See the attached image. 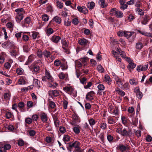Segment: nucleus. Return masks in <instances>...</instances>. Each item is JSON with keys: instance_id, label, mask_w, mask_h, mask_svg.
I'll return each instance as SVG.
<instances>
[{"instance_id": "1", "label": "nucleus", "mask_w": 152, "mask_h": 152, "mask_svg": "<svg viewBox=\"0 0 152 152\" xmlns=\"http://www.w3.org/2000/svg\"><path fill=\"white\" fill-rule=\"evenodd\" d=\"M124 37L129 39L130 41L132 42L134 41L135 37V33L133 31H126Z\"/></svg>"}, {"instance_id": "2", "label": "nucleus", "mask_w": 152, "mask_h": 152, "mask_svg": "<svg viewBox=\"0 0 152 152\" xmlns=\"http://www.w3.org/2000/svg\"><path fill=\"white\" fill-rule=\"evenodd\" d=\"M118 132L121 135L124 136H129L131 131L129 130H127L125 128L124 129H119L118 130Z\"/></svg>"}, {"instance_id": "3", "label": "nucleus", "mask_w": 152, "mask_h": 152, "mask_svg": "<svg viewBox=\"0 0 152 152\" xmlns=\"http://www.w3.org/2000/svg\"><path fill=\"white\" fill-rule=\"evenodd\" d=\"M125 59V60L129 63V69L130 71L135 67L136 65L133 62V61L130 58H123Z\"/></svg>"}, {"instance_id": "4", "label": "nucleus", "mask_w": 152, "mask_h": 152, "mask_svg": "<svg viewBox=\"0 0 152 152\" xmlns=\"http://www.w3.org/2000/svg\"><path fill=\"white\" fill-rule=\"evenodd\" d=\"M94 92L93 91H91L88 93L86 96V99L88 101H91L94 99Z\"/></svg>"}, {"instance_id": "5", "label": "nucleus", "mask_w": 152, "mask_h": 152, "mask_svg": "<svg viewBox=\"0 0 152 152\" xmlns=\"http://www.w3.org/2000/svg\"><path fill=\"white\" fill-rule=\"evenodd\" d=\"M77 9L79 12L83 13L84 14H86L88 13V10L87 8L84 6H78Z\"/></svg>"}, {"instance_id": "6", "label": "nucleus", "mask_w": 152, "mask_h": 152, "mask_svg": "<svg viewBox=\"0 0 152 152\" xmlns=\"http://www.w3.org/2000/svg\"><path fill=\"white\" fill-rule=\"evenodd\" d=\"M61 43L62 44V48L65 50V52L67 54H69L70 52L66 48L68 47V44L67 42L65 40H62Z\"/></svg>"}, {"instance_id": "7", "label": "nucleus", "mask_w": 152, "mask_h": 152, "mask_svg": "<svg viewBox=\"0 0 152 152\" xmlns=\"http://www.w3.org/2000/svg\"><path fill=\"white\" fill-rule=\"evenodd\" d=\"M148 66V64L145 65L144 66L140 65L137 67V70L138 72L146 70L147 69Z\"/></svg>"}, {"instance_id": "8", "label": "nucleus", "mask_w": 152, "mask_h": 152, "mask_svg": "<svg viewBox=\"0 0 152 152\" xmlns=\"http://www.w3.org/2000/svg\"><path fill=\"white\" fill-rule=\"evenodd\" d=\"M15 11L17 13V15L23 16L25 13V11L23 8H20L15 10Z\"/></svg>"}, {"instance_id": "9", "label": "nucleus", "mask_w": 152, "mask_h": 152, "mask_svg": "<svg viewBox=\"0 0 152 152\" xmlns=\"http://www.w3.org/2000/svg\"><path fill=\"white\" fill-rule=\"evenodd\" d=\"M88 42V41L84 38L79 39L78 41V43L82 46L86 45Z\"/></svg>"}, {"instance_id": "10", "label": "nucleus", "mask_w": 152, "mask_h": 152, "mask_svg": "<svg viewBox=\"0 0 152 152\" xmlns=\"http://www.w3.org/2000/svg\"><path fill=\"white\" fill-rule=\"evenodd\" d=\"M48 93L49 95L51 96H52V95L54 96H57L59 94V92L56 90L53 91L50 90L49 91Z\"/></svg>"}, {"instance_id": "11", "label": "nucleus", "mask_w": 152, "mask_h": 152, "mask_svg": "<svg viewBox=\"0 0 152 152\" xmlns=\"http://www.w3.org/2000/svg\"><path fill=\"white\" fill-rule=\"evenodd\" d=\"M80 144L79 142L77 141H75L72 144V143H69V147L70 148H72L74 147L75 148L80 147Z\"/></svg>"}, {"instance_id": "12", "label": "nucleus", "mask_w": 152, "mask_h": 152, "mask_svg": "<svg viewBox=\"0 0 152 152\" xmlns=\"http://www.w3.org/2000/svg\"><path fill=\"white\" fill-rule=\"evenodd\" d=\"M150 19L149 17L148 16L145 15L143 17V20L141 22L142 24L143 25L147 24Z\"/></svg>"}, {"instance_id": "13", "label": "nucleus", "mask_w": 152, "mask_h": 152, "mask_svg": "<svg viewBox=\"0 0 152 152\" xmlns=\"http://www.w3.org/2000/svg\"><path fill=\"white\" fill-rule=\"evenodd\" d=\"M115 79L118 86L120 87L123 88V83L122 82L121 80L117 76H115Z\"/></svg>"}, {"instance_id": "14", "label": "nucleus", "mask_w": 152, "mask_h": 152, "mask_svg": "<svg viewBox=\"0 0 152 152\" xmlns=\"http://www.w3.org/2000/svg\"><path fill=\"white\" fill-rule=\"evenodd\" d=\"M119 149L122 152H124L126 151V150H128L129 149L128 145H121L119 146Z\"/></svg>"}, {"instance_id": "15", "label": "nucleus", "mask_w": 152, "mask_h": 152, "mask_svg": "<svg viewBox=\"0 0 152 152\" xmlns=\"http://www.w3.org/2000/svg\"><path fill=\"white\" fill-rule=\"evenodd\" d=\"M61 37L59 36H53L51 38L52 41L55 43H58Z\"/></svg>"}, {"instance_id": "16", "label": "nucleus", "mask_w": 152, "mask_h": 152, "mask_svg": "<svg viewBox=\"0 0 152 152\" xmlns=\"http://www.w3.org/2000/svg\"><path fill=\"white\" fill-rule=\"evenodd\" d=\"M56 5L58 8L61 9L63 8L64 4L61 1L56 0Z\"/></svg>"}, {"instance_id": "17", "label": "nucleus", "mask_w": 152, "mask_h": 152, "mask_svg": "<svg viewBox=\"0 0 152 152\" xmlns=\"http://www.w3.org/2000/svg\"><path fill=\"white\" fill-rule=\"evenodd\" d=\"M41 118L42 121L43 122H46L48 120L47 115L44 113H42Z\"/></svg>"}, {"instance_id": "18", "label": "nucleus", "mask_w": 152, "mask_h": 152, "mask_svg": "<svg viewBox=\"0 0 152 152\" xmlns=\"http://www.w3.org/2000/svg\"><path fill=\"white\" fill-rule=\"evenodd\" d=\"M98 3L102 8L105 7L107 6V4L105 2V0H99Z\"/></svg>"}, {"instance_id": "19", "label": "nucleus", "mask_w": 152, "mask_h": 152, "mask_svg": "<svg viewBox=\"0 0 152 152\" xmlns=\"http://www.w3.org/2000/svg\"><path fill=\"white\" fill-rule=\"evenodd\" d=\"M136 90V96L139 99H141L143 96L142 93L139 90V88L137 89Z\"/></svg>"}, {"instance_id": "20", "label": "nucleus", "mask_w": 152, "mask_h": 152, "mask_svg": "<svg viewBox=\"0 0 152 152\" xmlns=\"http://www.w3.org/2000/svg\"><path fill=\"white\" fill-rule=\"evenodd\" d=\"M117 51H118V56H120L121 57H126L125 53L118 48H117Z\"/></svg>"}, {"instance_id": "21", "label": "nucleus", "mask_w": 152, "mask_h": 152, "mask_svg": "<svg viewBox=\"0 0 152 152\" xmlns=\"http://www.w3.org/2000/svg\"><path fill=\"white\" fill-rule=\"evenodd\" d=\"M45 76H46L47 79L50 82H52L53 80V77L50 75V73L48 72L47 70H46L45 73Z\"/></svg>"}, {"instance_id": "22", "label": "nucleus", "mask_w": 152, "mask_h": 152, "mask_svg": "<svg viewBox=\"0 0 152 152\" xmlns=\"http://www.w3.org/2000/svg\"><path fill=\"white\" fill-rule=\"evenodd\" d=\"M52 20L54 21L58 24L60 23L61 22V18L57 16L54 17Z\"/></svg>"}, {"instance_id": "23", "label": "nucleus", "mask_w": 152, "mask_h": 152, "mask_svg": "<svg viewBox=\"0 0 152 152\" xmlns=\"http://www.w3.org/2000/svg\"><path fill=\"white\" fill-rule=\"evenodd\" d=\"M95 3L91 1L90 3H88L87 4V7L90 10H92L95 6Z\"/></svg>"}, {"instance_id": "24", "label": "nucleus", "mask_w": 152, "mask_h": 152, "mask_svg": "<svg viewBox=\"0 0 152 152\" xmlns=\"http://www.w3.org/2000/svg\"><path fill=\"white\" fill-rule=\"evenodd\" d=\"M104 79L106 82L109 84H110L111 82V80L110 77L108 75H106L104 76Z\"/></svg>"}, {"instance_id": "25", "label": "nucleus", "mask_w": 152, "mask_h": 152, "mask_svg": "<svg viewBox=\"0 0 152 152\" xmlns=\"http://www.w3.org/2000/svg\"><path fill=\"white\" fill-rule=\"evenodd\" d=\"M33 69H32V71L38 73L40 70L39 67L37 65H34L33 66Z\"/></svg>"}, {"instance_id": "26", "label": "nucleus", "mask_w": 152, "mask_h": 152, "mask_svg": "<svg viewBox=\"0 0 152 152\" xmlns=\"http://www.w3.org/2000/svg\"><path fill=\"white\" fill-rule=\"evenodd\" d=\"M24 16H20L16 15L15 17V19L18 23H20L21 21L23 18Z\"/></svg>"}, {"instance_id": "27", "label": "nucleus", "mask_w": 152, "mask_h": 152, "mask_svg": "<svg viewBox=\"0 0 152 152\" xmlns=\"http://www.w3.org/2000/svg\"><path fill=\"white\" fill-rule=\"evenodd\" d=\"M115 16L118 18H122L123 16V14L122 12L121 11H118L117 10L116 14Z\"/></svg>"}, {"instance_id": "28", "label": "nucleus", "mask_w": 152, "mask_h": 152, "mask_svg": "<svg viewBox=\"0 0 152 152\" xmlns=\"http://www.w3.org/2000/svg\"><path fill=\"white\" fill-rule=\"evenodd\" d=\"M108 123L110 124H113L115 123V120L113 117H109L108 118Z\"/></svg>"}, {"instance_id": "29", "label": "nucleus", "mask_w": 152, "mask_h": 152, "mask_svg": "<svg viewBox=\"0 0 152 152\" xmlns=\"http://www.w3.org/2000/svg\"><path fill=\"white\" fill-rule=\"evenodd\" d=\"M136 11L138 12V14L140 15H143L144 12L143 11L139 8H137L135 9Z\"/></svg>"}, {"instance_id": "30", "label": "nucleus", "mask_w": 152, "mask_h": 152, "mask_svg": "<svg viewBox=\"0 0 152 152\" xmlns=\"http://www.w3.org/2000/svg\"><path fill=\"white\" fill-rule=\"evenodd\" d=\"M18 83L20 85H24L26 83V81L23 78H20L18 80Z\"/></svg>"}, {"instance_id": "31", "label": "nucleus", "mask_w": 152, "mask_h": 152, "mask_svg": "<svg viewBox=\"0 0 152 152\" xmlns=\"http://www.w3.org/2000/svg\"><path fill=\"white\" fill-rule=\"evenodd\" d=\"M98 71L100 73H103L104 72V69L101 64L99 65L97 67Z\"/></svg>"}, {"instance_id": "32", "label": "nucleus", "mask_w": 152, "mask_h": 152, "mask_svg": "<svg viewBox=\"0 0 152 152\" xmlns=\"http://www.w3.org/2000/svg\"><path fill=\"white\" fill-rule=\"evenodd\" d=\"M16 72L18 75H20L23 73V70L21 68H19L16 69Z\"/></svg>"}, {"instance_id": "33", "label": "nucleus", "mask_w": 152, "mask_h": 152, "mask_svg": "<svg viewBox=\"0 0 152 152\" xmlns=\"http://www.w3.org/2000/svg\"><path fill=\"white\" fill-rule=\"evenodd\" d=\"M89 123L90 124V125L92 127V126L95 125L96 123V121L95 120H94V119L91 118L89 119L88 120Z\"/></svg>"}, {"instance_id": "34", "label": "nucleus", "mask_w": 152, "mask_h": 152, "mask_svg": "<svg viewBox=\"0 0 152 152\" xmlns=\"http://www.w3.org/2000/svg\"><path fill=\"white\" fill-rule=\"evenodd\" d=\"M117 10V9L116 8H113L110 11V13L113 16L115 15Z\"/></svg>"}, {"instance_id": "35", "label": "nucleus", "mask_w": 152, "mask_h": 152, "mask_svg": "<svg viewBox=\"0 0 152 152\" xmlns=\"http://www.w3.org/2000/svg\"><path fill=\"white\" fill-rule=\"evenodd\" d=\"M126 31H119L117 33L118 35L120 37H122L123 36H124L125 35Z\"/></svg>"}, {"instance_id": "36", "label": "nucleus", "mask_w": 152, "mask_h": 152, "mask_svg": "<svg viewBox=\"0 0 152 152\" xmlns=\"http://www.w3.org/2000/svg\"><path fill=\"white\" fill-rule=\"evenodd\" d=\"M40 83V81H39L38 79H35L34 80L33 84L35 86L40 87L39 84Z\"/></svg>"}, {"instance_id": "37", "label": "nucleus", "mask_w": 152, "mask_h": 152, "mask_svg": "<svg viewBox=\"0 0 152 152\" xmlns=\"http://www.w3.org/2000/svg\"><path fill=\"white\" fill-rule=\"evenodd\" d=\"M73 131L76 134L79 133L80 132L79 126H77L74 127L73 129Z\"/></svg>"}, {"instance_id": "38", "label": "nucleus", "mask_w": 152, "mask_h": 152, "mask_svg": "<svg viewBox=\"0 0 152 152\" xmlns=\"http://www.w3.org/2000/svg\"><path fill=\"white\" fill-rule=\"evenodd\" d=\"M58 84L56 83H49L48 84V86L52 88H56L57 87Z\"/></svg>"}, {"instance_id": "39", "label": "nucleus", "mask_w": 152, "mask_h": 152, "mask_svg": "<svg viewBox=\"0 0 152 152\" xmlns=\"http://www.w3.org/2000/svg\"><path fill=\"white\" fill-rule=\"evenodd\" d=\"M53 30L52 28H48L46 30V33L47 34L50 35L53 32Z\"/></svg>"}, {"instance_id": "40", "label": "nucleus", "mask_w": 152, "mask_h": 152, "mask_svg": "<svg viewBox=\"0 0 152 152\" xmlns=\"http://www.w3.org/2000/svg\"><path fill=\"white\" fill-rule=\"evenodd\" d=\"M47 11L50 12L51 13L53 11V8L50 5H48L47 6L46 9Z\"/></svg>"}, {"instance_id": "41", "label": "nucleus", "mask_w": 152, "mask_h": 152, "mask_svg": "<svg viewBox=\"0 0 152 152\" xmlns=\"http://www.w3.org/2000/svg\"><path fill=\"white\" fill-rule=\"evenodd\" d=\"M73 119L75 121V123L80 122V121L79 117L76 115L73 116Z\"/></svg>"}, {"instance_id": "42", "label": "nucleus", "mask_w": 152, "mask_h": 152, "mask_svg": "<svg viewBox=\"0 0 152 152\" xmlns=\"http://www.w3.org/2000/svg\"><path fill=\"white\" fill-rule=\"evenodd\" d=\"M143 47L142 44L141 42H138L136 44V48L138 49H141Z\"/></svg>"}, {"instance_id": "43", "label": "nucleus", "mask_w": 152, "mask_h": 152, "mask_svg": "<svg viewBox=\"0 0 152 152\" xmlns=\"http://www.w3.org/2000/svg\"><path fill=\"white\" fill-rule=\"evenodd\" d=\"M44 56L46 57H50V56L51 53L48 50H45L43 52Z\"/></svg>"}, {"instance_id": "44", "label": "nucleus", "mask_w": 152, "mask_h": 152, "mask_svg": "<svg viewBox=\"0 0 152 152\" xmlns=\"http://www.w3.org/2000/svg\"><path fill=\"white\" fill-rule=\"evenodd\" d=\"M42 19L45 21H47L49 19V17L47 15L45 14L42 15Z\"/></svg>"}, {"instance_id": "45", "label": "nucleus", "mask_w": 152, "mask_h": 152, "mask_svg": "<svg viewBox=\"0 0 152 152\" xmlns=\"http://www.w3.org/2000/svg\"><path fill=\"white\" fill-rule=\"evenodd\" d=\"M25 24H29L31 23V18L29 17H27L24 19Z\"/></svg>"}, {"instance_id": "46", "label": "nucleus", "mask_w": 152, "mask_h": 152, "mask_svg": "<svg viewBox=\"0 0 152 152\" xmlns=\"http://www.w3.org/2000/svg\"><path fill=\"white\" fill-rule=\"evenodd\" d=\"M100 128L104 129H107V124L106 123H102L100 124Z\"/></svg>"}, {"instance_id": "47", "label": "nucleus", "mask_w": 152, "mask_h": 152, "mask_svg": "<svg viewBox=\"0 0 152 152\" xmlns=\"http://www.w3.org/2000/svg\"><path fill=\"white\" fill-rule=\"evenodd\" d=\"M63 106L65 109H66L67 107V105L68 104V102L65 100H63Z\"/></svg>"}, {"instance_id": "48", "label": "nucleus", "mask_w": 152, "mask_h": 152, "mask_svg": "<svg viewBox=\"0 0 152 152\" xmlns=\"http://www.w3.org/2000/svg\"><path fill=\"white\" fill-rule=\"evenodd\" d=\"M32 119L30 118H27L25 119V121L28 124H30L32 122Z\"/></svg>"}, {"instance_id": "49", "label": "nucleus", "mask_w": 152, "mask_h": 152, "mask_svg": "<svg viewBox=\"0 0 152 152\" xmlns=\"http://www.w3.org/2000/svg\"><path fill=\"white\" fill-rule=\"evenodd\" d=\"M49 104L50 106L52 108H54L56 104L55 103L51 101H49Z\"/></svg>"}, {"instance_id": "50", "label": "nucleus", "mask_w": 152, "mask_h": 152, "mask_svg": "<svg viewBox=\"0 0 152 152\" xmlns=\"http://www.w3.org/2000/svg\"><path fill=\"white\" fill-rule=\"evenodd\" d=\"M70 140V137L67 135L64 136L63 137V140L64 142H68Z\"/></svg>"}, {"instance_id": "51", "label": "nucleus", "mask_w": 152, "mask_h": 152, "mask_svg": "<svg viewBox=\"0 0 152 152\" xmlns=\"http://www.w3.org/2000/svg\"><path fill=\"white\" fill-rule=\"evenodd\" d=\"M116 91L118 92V94L122 96H123L125 95V93L124 92L121 91L120 89L118 88Z\"/></svg>"}, {"instance_id": "52", "label": "nucleus", "mask_w": 152, "mask_h": 152, "mask_svg": "<svg viewBox=\"0 0 152 152\" xmlns=\"http://www.w3.org/2000/svg\"><path fill=\"white\" fill-rule=\"evenodd\" d=\"M39 33L37 32H32V36L33 39H35L37 37Z\"/></svg>"}, {"instance_id": "53", "label": "nucleus", "mask_w": 152, "mask_h": 152, "mask_svg": "<svg viewBox=\"0 0 152 152\" xmlns=\"http://www.w3.org/2000/svg\"><path fill=\"white\" fill-rule=\"evenodd\" d=\"M27 106L28 107L31 108L33 107V103L31 101H28L27 103Z\"/></svg>"}, {"instance_id": "54", "label": "nucleus", "mask_w": 152, "mask_h": 152, "mask_svg": "<svg viewBox=\"0 0 152 152\" xmlns=\"http://www.w3.org/2000/svg\"><path fill=\"white\" fill-rule=\"evenodd\" d=\"M98 88L99 90L101 91H102L104 90V86L102 84H99L98 86Z\"/></svg>"}, {"instance_id": "55", "label": "nucleus", "mask_w": 152, "mask_h": 152, "mask_svg": "<svg viewBox=\"0 0 152 152\" xmlns=\"http://www.w3.org/2000/svg\"><path fill=\"white\" fill-rule=\"evenodd\" d=\"M71 23V21H69L68 20H66L64 21V24L65 26H67L70 25Z\"/></svg>"}, {"instance_id": "56", "label": "nucleus", "mask_w": 152, "mask_h": 152, "mask_svg": "<svg viewBox=\"0 0 152 152\" xmlns=\"http://www.w3.org/2000/svg\"><path fill=\"white\" fill-rule=\"evenodd\" d=\"M79 21L78 19L77 18H74L72 19V23L75 25H76L78 23Z\"/></svg>"}, {"instance_id": "57", "label": "nucleus", "mask_w": 152, "mask_h": 152, "mask_svg": "<svg viewBox=\"0 0 152 152\" xmlns=\"http://www.w3.org/2000/svg\"><path fill=\"white\" fill-rule=\"evenodd\" d=\"M121 119L123 124L124 125L126 124L127 123V118L124 116H123L121 117Z\"/></svg>"}, {"instance_id": "58", "label": "nucleus", "mask_w": 152, "mask_h": 152, "mask_svg": "<svg viewBox=\"0 0 152 152\" xmlns=\"http://www.w3.org/2000/svg\"><path fill=\"white\" fill-rule=\"evenodd\" d=\"M85 106L86 110H89L91 107V106L90 104L87 103L85 104Z\"/></svg>"}, {"instance_id": "59", "label": "nucleus", "mask_w": 152, "mask_h": 152, "mask_svg": "<svg viewBox=\"0 0 152 152\" xmlns=\"http://www.w3.org/2000/svg\"><path fill=\"white\" fill-rule=\"evenodd\" d=\"M60 132L62 133H64L66 132V129L65 127L61 126L59 128Z\"/></svg>"}, {"instance_id": "60", "label": "nucleus", "mask_w": 152, "mask_h": 152, "mask_svg": "<svg viewBox=\"0 0 152 152\" xmlns=\"http://www.w3.org/2000/svg\"><path fill=\"white\" fill-rule=\"evenodd\" d=\"M129 82L132 85H136L137 84V83L135 82V80H134L130 79L129 80Z\"/></svg>"}, {"instance_id": "61", "label": "nucleus", "mask_w": 152, "mask_h": 152, "mask_svg": "<svg viewBox=\"0 0 152 152\" xmlns=\"http://www.w3.org/2000/svg\"><path fill=\"white\" fill-rule=\"evenodd\" d=\"M58 77L60 79H63L65 77V75L64 73L62 72L59 74Z\"/></svg>"}, {"instance_id": "62", "label": "nucleus", "mask_w": 152, "mask_h": 152, "mask_svg": "<svg viewBox=\"0 0 152 152\" xmlns=\"http://www.w3.org/2000/svg\"><path fill=\"white\" fill-rule=\"evenodd\" d=\"M11 65L8 62L4 64V67L5 68L8 69L10 68Z\"/></svg>"}, {"instance_id": "63", "label": "nucleus", "mask_w": 152, "mask_h": 152, "mask_svg": "<svg viewBox=\"0 0 152 152\" xmlns=\"http://www.w3.org/2000/svg\"><path fill=\"white\" fill-rule=\"evenodd\" d=\"M4 147L6 151L10 149L11 148V145L9 144L5 145L4 146Z\"/></svg>"}, {"instance_id": "64", "label": "nucleus", "mask_w": 152, "mask_h": 152, "mask_svg": "<svg viewBox=\"0 0 152 152\" xmlns=\"http://www.w3.org/2000/svg\"><path fill=\"white\" fill-rule=\"evenodd\" d=\"M25 104L24 102H20L18 104V106L20 108H21L24 107Z\"/></svg>"}]
</instances>
